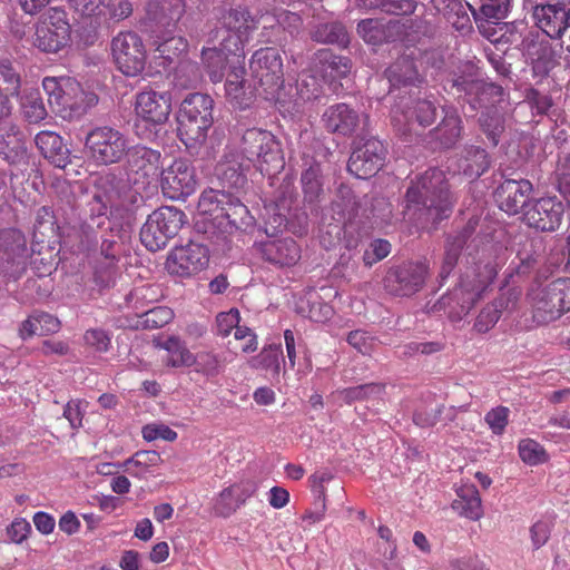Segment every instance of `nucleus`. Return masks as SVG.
I'll return each instance as SVG.
<instances>
[{
	"label": "nucleus",
	"instance_id": "1",
	"mask_svg": "<svg viewBox=\"0 0 570 570\" xmlns=\"http://www.w3.org/2000/svg\"><path fill=\"white\" fill-rule=\"evenodd\" d=\"M406 207L417 206L425 215V220L436 224L452 213L454 198L445 173L439 168H430L406 190Z\"/></svg>",
	"mask_w": 570,
	"mask_h": 570
},
{
	"label": "nucleus",
	"instance_id": "2",
	"mask_svg": "<svg viewBox=\"0 0 570 570\" xmlns=\"http://www.w3.org/2000/svg\"><path fill=\"white\" fill-rule=\"evenodd\" d=\"M492 248L493 245L482 247L478 259L473 257L472 265L466 266L461 274L459 284L441 298L444 306H458L459 316L466 315L473 308L484 289L497 277L499 264L491 256Z\"/></svg>",
	"mask_w": 570,
	"mask_h": 570
},
{
	"label": "nucleus",
	"instance_id": "3",
	"mask_svg": "<svg viewBox=\"0 0 570 570\" xmlns=\"http://www.w3.org/2000/svg\"><path fill=\"white\" fill-rule=\"evenodd\" d=\"M42 90L51 110L62 118H79L98 104V96L71 78H45Z\"/></svg>",
	"mask_w": 570,
	"mask_h": 570
},
{
	"label": "nucleus",
	"instance_id": "4",
	"mask_svg": "<svg viewBox=\"0 0 570 570\" xmlns=\"http://www.w3.org/2000/svg\"><path fill=\"white\" fill-rule=\"evenodd\" d=\"M214 100L206 94L188 95L181 102L177 116V132L187 148L203 145L214 124Z\"/></svg>",
	"mask_w": 570,
	"mask_h": 570
},
{
	"label": "nucleus",
	"instance_id": "5",
	"mask_svg": "<svg viewBox=\"0 0 570 570\" xmlns=\"http://www.w3.org/2000/svg\"><path fill=\"white\" fill-rule=\"evenodd\" d=\"M242 155L264 176H274L285 165L279 140L269 130L249 128L242 137Z\"/></svg>",
	"mask_w": 570,
	"mask_h": 570
},
{
	"label": "nucleus",
	"instance_id": "6",
	"mask_svg": "<svg viewBox=\"0 0 570 570\" xmlns=\"http://www.w3.org/2000/svg\"><path fill=\"white\" fill-rule=\"evenodd\" d=\"M528 299L532 318L538 325L560 320L570 312V277H560L532 288Z\"/></svg>",
	"mask_w": 570,
	"mask_h": 570
},
{
	"label": "nucleus",
	"instance_id": "7",
	"mask_svg": "<svg viewBox=\"0 0 570 570\" xmlns=\"http://www.w3.org/2000/svg\"><path fill=\"white\" fill-rule=\"evenodd\" d=\"M129 139L111 126H97L88 131L85 139L87 158L97 166L120 163L128 153Z\"/></svg>",
	"mask_w": 570,
	"mask_h": 570
},
{
	"label": "nucleus",
	"instance_id": "8",
	"mask_svg": "<svg viewBox=\"0 0 570 570\" xmlns=\"http://www.w3.org/2000/svg\"><path fill=\"white\" fill-rule=\"evenodd\" d=\"M185 213L171 206H163L148 215L140 229L141 244L150 252L163 249L177 235L185 223Z\"/></svg>",
	"mask_w": 570,
	"mask_h": 570
},
{
	"label": "nucleus",
	"instance_id": "9",
	"mask_svg": "<svg viewBox=\"0 0 570 570\" xmlns=\"http://www.w3.org/2000/svg\"><path fill=\"white\" fill-rule=\"evenodd\" d=\"M249 69L267 100H278L284 86L283 59L278 49L265 47L256 50Z\"/></svg>",
	"mask_w": 570,
	"mask_h": 570
},
{
	"label": "nucleus",
	"instance_id": "10",
	"mask_svg": "<svg viewBox=\"0 0 570 570\" xmlns=\"http://www.w3.org/2000/svg\"><path fill=\"white\" fill-rule=\"evenodd\" d=\"M198 206L203 213L214 216L217 220L226 219L230 228L246 229L254 224V217L248 208L226 191L213 189L204 191Z\"/></svg>",
	"mask_w": 570,
	"mask_h": 570
},
{
	"label": "nucleus",
	"instance_id": "11",
	"mask_svg": "<svg viewBox=\"0 0 570 570\" xmlns=\"http://www.w3.org/2000/svg\"><path fill=\"white\" fill-rule=\"evenodd\" d=\"M111 56L117 69L126 77L140 76L147 63L142 38L135 31H120L111 40Z\"/></svg>",
	"mask_w": 570,
	"mask_h": 570
},
{
	"label": "nucleus",
	"instance_id": "12",
	"mask_svg": "<svg viewBox=\"0 0 570 570\" xmlns=\"http://www.w3.org/2000/svg\"><path fill=\"white\" fill-rule=\"evenodd\" d=\"M70 24L67 13L58 7L38 8V49L57 52L70 40Z\"/></svg>",
	"mask_w": 570,
	"mask_h": 570
},
{
	"label": "nucleus",
	"instance_id": "13",
	"mask_svg": "<svg viewBox=\"0 0 570 570\" xmlns=\"http://www.w3.org/2000/svg\"><path fill=\"white\" fill-rule=\"evenodd\" d=\"M428 275L425 262H404L387 271L384 287L392 295L409 297L423 288Z\"/></svg>",
	"mask_w": 570,
	"mask_h": 570
},
{
	"label": "nucleus",
	"instance_id": "14",
	"mask_svg": "<svg viewBox=\"0 0 570 570\" xmlns=\"http://www.w3.org/2000/svg\"><path fill=\"white\" fill-rule=\"evenodd\" d=\"M209 264V249L197 242L175 246L167 255L166 269L170 275L191 277L204 271Z\"/></svg>",
	"mask_w": 570,
	"mask_h": 570
},
{
	"label": "nucleus",
	"instance_id": "15",
	"mask_svg": "<svg viewBox=\"0 0 570 570\" xmlns=\"http://www.w3.org/2000/svg\"><path fill=\"white\" fill-rule=\"evenodd\" d=\"M32 252L20 230L8 228L0 232V267L11 277L18 278L26 272Z\"/></svg>",
	"mask_w": 570,
	"mask_h": 570
},
{
	"label": "nucleus",
	"instance_id": "16",
	"mask_svg": "<svg viewBox=\"0 0 570 570\" xmlns=\"http://www.w3.org/2000/svg\"><path fill=\"white\" fill-rule=\"evenodd\" d=\"M160 187L163 194L174 200L184 199L195 193L196 173L186 158H176L161 171Z\"/></svg>",
	"mask_w": 570,
	"mask_h": 570
},
{
	"label": "nucleus",
	"instance_id": "17",
	"mask_svg": "<svg viewBox=\"0 0 570 570\" xmlns=\"http://www.w3.org/2000/svg\"><path fill=\"white\" fill-rule=\"evenodd\" d=\"M386 154L387 150L381 140L370 138L352 151L347 169L357 178H370L383 167Z\"/></svg>",
	"mask_w": 570,
	"mask_h": 570
},
{
	"label": "nucleus",
	"instance_id": "18",
	"mask_svg": "<svg viewBox=\"0 0 570 570\" xmlns=\"http://www.w3.org/2000/svg\"><path fill=\"white\" fill-rule=\"evenodd\" d=\"M257 23L246 7L229 9L223 17V26L232 35L223 40L222 46L228 51H238L248 40L249 33L257 28Z\"/></svg>",
	"mask_w": 570,
	"mask_h": 570
},
{
	"label": "nucleus",
	"instance_id": "19",
	"mask_svg": "<svg viewBox=\"0 0 570 570\" xmlns=\"http://www.w3.org/2000/svg\"><path fill=\"white\" fill-rule=\"evenodd\" d=\"M171 111V96L169 92L144 90L136 95V116L153 125H163Z\"/></svg>",
	"mask_w": 570,
	"mask_h": 570
},
{
	"label": "nucleus",
	"instance_id": "20",
	"mask_svg": "<svg viewBox=\"0 0 570 570\" xmlns=\"http://www.w3.org/2000/svg\"><path fill=\"white\" fill-rule=\"evenodd\" d=\"M563 214V205L557 197H543L525 210L524 220L538 230L553 232L560 226Z\"/></svg>",
	"mask_w": 570,
	"mask_h": 570
},
{
	"label": "nucleus",
	"instance_id": "21",
	"mask_svg": "<svg viewBox=\"0 0 570 570\" xmlns=\"http://www.w3.org/2000/svg\"><path fill=\"white\" fill-rule=\"evenodd\" d=\"M532 184L527 179H505L495 190V200L501 210L515 215L527 205Z\"/></svg>",
	"mask_w": 570,
	"mask_h": 570
},
{
	"label": "nucleus",
	"instance_id": "22",
	"mask_svg": "<svg viewBox=\"0 0 570 570\" xmlns=\"http://www.w3.org/2000/svg\"><path fill=\"white\" fill-rule=\"evenodd\" d=\"M262 258L277 267H292L301 259V247L291 237L267 239L258 244Z\"/></svg>",
	"mask_w": 570,
	"mask_h": 570
},
{
	"label": "nucleus",
	"instance_id": "23",
	"mask_svg": "<svg viewBox=\"0 0 570 570\" xmlns=\"http://www.w3.org/2000/svg\"><path fill=\"white\" fill-rule=\"evenodd\" d=\"M125 158L127 169L145 179H154L159 174L161 166V154L159 150L141 145H129Z\"/></svg>",
	"mask_w": 570,
	"mask_h": 570
},
{
	"label": "nucleus",
	"instance_id": "24",
	"mask_svg": "<svg viewBox=\"0 0 570 570\" xmlns=\"http://www.w3.org/2000/svg\"><path fill=\"white\" fill-rule=\"evenodd\" d=\"M322 121L328 132L352 136L360 126L358 112L347 104L340 102L325 109Z\"/></svg>",
	"mask_w": 570,
	"mask_h": 570
},
{
	"label": "nucleus",
	"instance_id": "25",
	"mask_svg": "<svg viewBox=\"0 0 570 570\" xmlns=\"http://www.w3.org/2000/svg\"><path fill=\"white\" fill-rule=\"evenodd\" d=\"M533 17L537 26L551 39H559L568 31V11L560 3L535 6Z\"/></svg>",
	"mask_w": 570,
	"mask_h": 570
},
{
	"label": "nucleus",
	"instance_id": "26",
	"mask_svg": "<svg viewBox=\"0 0 570 570\" xmlns=\"http://www.w3.org/2000/svg\"><path fill=\"white\" fill-rule=\"evenodd\" d=\"M185 9V0H151L146 6V16L155 26L170 28L176 27Z\"/></svg>",
	"mask_w": 570,
	"mask_h": 570
},
{
	"label": "nucleus",
	"instance_id": "27",
	"mask_svg": "<svg viewBox=\"0 0 570 570\" xmlns=\"http://www.w3.org/2000/svg\"><path fill=\"white\" fill-rule=\"evenodd\" d=\"M459 90L468 95H475V104L484 108H502L500 105L504 101V90L501 86L483 80L455 81Z\"/></svg>",
	"mask_w": 570,
	"mask_h": 570
},
{
	"label": "nucleus",
	"instance_id": "28",
	"mask_svg": "<svg viewBox=\"0 0 570 570\" xmlns=\"http://www.w3.org/2000/svg\"><path fill=\"white\" fill-rule=\"evenodd\" d=\"M401 31V24L396 20L383 22L380 19H364L357 24V33L360 37L370 45H381L390 42Z\"/></svg>",
	"mask_w": 570,
	"mask_h": 570
},
{
	"label": "nucleus",
	"instance_id": "29",
	"mask_svg": "<svg viewBox=\"0 0 570 570\" xmlns=\"http://www.w3.org/2000/svg\"><path fill=\"white\" fill-rule=\"evenodd\" d=\"M38 150L46 160L57 168L63 169L70 163V150L57 132L38 131Z\"/></svg>",
	"mask_w": 570,
	"mask_h": 570
},
{
	"label": "nucleus",
	"instance_id": "30",
	"mask_svg": "<svg viewBox=\"0 0 570 570\" xmlns=\"http://www.w3.org/2000/svg\"><path fill=\"white\" fill-rule=\"evenodd\" d=\"M456 499L452 509L461 517L478 521L483 515L482 501L478 488L472 483H463L455 489Z\"/></svg>",
	"mask_w": 570,
	"mask_h": 570
},
{
	"label": "nucleus",
	"instance_id": "31",
	"mask_svg": "<svg viewBox=\"0 0 570 570\" xmlns=\"http://www.w3.org/2000/svg\"><path fill=\"white\" fill-rule=\"evenodd\" d=\"M490 156L485 149L466 146L458 160V169L470 179H476L490 168Z\"/></svg>",
	"mask_w": 570,
	"mask_h": 570
},
{
	"label": "nucleus",
	"instance_id": "32",
	"mask_svg": "<svg viewBox=\"0 0 570 570\" xmlns=\"http://www.w3.org/2000/svg\"><path fill=\"white\" fill-rule=\"evenodd\" d=\"M463 122L453 108L444 109V117L434 129L435 139L443 148H452L462 138Z\"/></svg>",
	"mask_w": 570,
	"mask_h": 570
},
{
	"label": "nucleus",
	"instance_id": "33",
	"mask_svg": "<svg viewBox=\"0 0 570 570\" xmlns=\"http://www.w3.org/2000/svg\"><path fill=\"white\" fill-rule=\"evenodd\" d=\"M385 76L393 87L416 85L421 81L414 60L407 56L396 59L385 70Z\"/></svg>",
	"mask_w": 570,
	"mask_h": 570
},
{
	"label": "nucleus",
	"instance_id": "34",
	"mask_svg": "<svg viewBox=\"0 0 570 570\" xmlns=\"http://www.w3.org/2000/svg\"><path fill=\"white\" fill-rule=\"evenodd\" d=\"M318 63L322 77L330 82L346 77L352 68L350 58L336 56L330 50L318 52Z\"/></svg>",
	"mask_w": 570,
	"mask_h": 570
},
{
	"label": "nucleus",
	"instance_id": "35",
	"mask_svg": "<svg viewBox=\"0 0 570 570\" xmlns=\"http://www.w3.org/2000/svg\"><path fill=\"white\" fill-rule=\"evenodd\" d=\"M386 384L382 382H371L352 387L341 389L335 394L346 404L354 402L374 401L382 399L385 394Z\"/></svg>",
	"mask_w": 570,
	"mask_h": 570
},
{
	"label": "nucleus",
	"instance_id": "36",
	"mask_svg": "<svg viewBox=\"0 0 570 570\" xmlns=\"http://www.w3.org/2000/svg\"><path fill=\"white\" fill-rule=\"evenodd\" d=\"M27 151L22 134L11 122L0 128V156L8 161H16Z\"/></svg>",
	"mask_w": 570,
	"mask_h": 570
},
{
	"label": "nucleus",
	"instance_id": "37",
	"mask_svg": "<svg viewBox=\"0 0 570 570\" xmlns=\"http://www.w3.org/2000/svg\"><path fill=\"white\" fill-rule=\"evenodd\" d=\"M160 454L155 450L137 451L127 459L121 466L134 478L142 479L151 468H156L161 463Z\"/></svg>",
	"mask_w": 570,
	"mask_h": 570
},
{
	"label": "nucleus",
	"instance_id": "38",
	"mask_svg": "<svg viewBox=\"0 0 570 570\" xmlns=\"http://www.w3.org/2000/svg\"><path fill=\"white\" fill-rule=\"evenodd\" d=\"M481 130L488 137L492 146H497L501 134L504 131V117L502 108H489L479 117Z\"/></svg>",
	"mask_w": 570,
	"mask_h": 570
},
{
	"label": "nucleus",
	"instance_id": "39",
	"mask_svg": "<svg viewBox=\"0 0 570 570\" xmlns=\"http://www.w3.org/2000/svg\"><path fill=\"white\" fill-rule=\"evenodd\" d=\"M217 171L223 186L229 189H242L247 183L244 165L233 159L222 163Z\"/></svg>",
	"mask_w": 570,
	"mask_h": 570
},
{
	"label": "nucleus",
	"instance_id": "40",
	"mask_svg": "<svg viewBox=\"0 0 570 570\" xmlns=\"http://www.w3.org/2000/svg\"><path fill=\"white\" fill-rule=\"evenodd\" d=\"M225 48H204L202 51V60L208 72L210 80L216 83L220 82L225 76L227 56Z\"/></svg>",
	"mask_w": 570,
	"mask_h": 570
},
{
	"label": "nucleus",
	"instance_id": "41",
	"mask_svg": "<svg viewBox=\"0 0 570 570\" xmlns=\"http://www.w3.org/2000/svg\"><path fill=\"white\" fill-rule=\"evenodd\" d=\"M159 346L167 351V365L173 367L193 366L194 354L187 348L186 344L176 336L168 337Z\"/></svg>",
	"mask_w": 570,
	"mask_h": 570
},
{
	"label": "nucleus",
	"instance_id": "42",
	"mask_svg": "<svg viewBox=\"0 0 570 570\" xmlns=\"http://www.w3.org/2000/svg\"><path fill=\"white\" fill-rule=\"evenodd\" d=\"M119 275L117 263L96 259L94 264L92 282L99 293H102L115 286Z\"/></svg>",
	"mask_w": 570,
	"mask_h": 570
},
{
	"label": "nucleus",
	"instance_id": "43",
	"mask_svg": "<svg viewBox=\"0 0 570 570\" xmlns=\"http://www.w3.org/2000/svg\"><path fill=\"white\" fill-rule=\"evenodd\" d=\"M358 207L360 204L353 189L342 184L337 188L336 198L333 202L334 210L345 220H352L357 215Z\"/></svg>",
	"mask_w": 570,
	"mask_h": 570
},
{
	"label": "nucleus",
	"instance_id": "44",
	"mask_svg": "<svg viewBox=\"0 0 570 570\" xmlns=\"http://www.w3.org/2000/svg\"><path fill=\"white\" fill-rule=\"evenodd\" d=\"M188 42L181 36L166 37L160 41H157L156 51L158 57L164 60V65L171 63L179 60L180 57L187 52Z\"/></svg>",
	"mask_w": 570,
	"mask_h": 570
},
{
	"label": "nucleus",
	"instance_id": "45",
	"mask_svg": "<svg viewBox=\"0 0 570 570\" xmlns=\"http://www.w3.org/2000/svg\"><path fill=\"white\" fill-rule=\"evenodd\" d=\"M313 39L317 42L336 43L341 47H346L350 42L345 27L338 22L320 24L313 33Z\"/></svg>",
	"mask_w": 570,
	"mask_h": 570
},
{
	"label": "nucleus",
	"instance_id": "46",
	"mask_svg": "<svg viewBox=\"0 0 570 570\" xmlns=\"http://www.w3.org/2000/svg\"><path fill=\"white\" fill-rule=\"evenodd\" d=\"M112 333L102 327H90L85 331L82 342L86 350L104 354L111 348Z\"/></svg>",
	"mask_w": 570,
	"mask_h": 570
},
{
	"label": "nucleus",
	"instance_id": "47",
	"mask_svg": "<svg viewBox=\"0 0 570 570\" xmlns=\"http://www.w3.org/2000/svg\"><path fill=\"white\" fill-rule=\"evenodd\" d=\"M225 90L229 102L239 109L249 107L255 98V92L246 80L237 83L233 80L226 81Z\"/></svg>",
	"mask_w": 570,
	"mask_h": 570
},
{
	"label": "nucleus",
	"instance_id": "48",
	"mask_svg": "<svg viewBox=\"0 0 570 570\" xmlns=\"http://www.w3.org/2000/svg\"><path fill=\"white\" fill-rule=\"evenodd\" d=\"M464 247V239L462 237H448L444 246V256L440 269V278L444 281L452 273L459 262V257Z\"/></svg>",
	"mask_w": 570,
	"mask_h": 570
},
{
	"label": "nucleus",
	"instance_id": "49",
	"mask_svg": "<svg viewBox=\"0 0 570 570\" xmlns=\"http://www.w3.org/2000/svg\"><path fill=\"white\" fill-rule=\"evenodd\" d=\"M356 4L362 9H380L390 14L412 12L414 8L410 0H356Z\"/></svg>",
	"mask_w": 570,
	"mask_h": 570
},
{
	"label": "nucleus",
	"instance_id": "50",
	"mask_svg": "<svg viewBox=\"0 0 570 570\" xmlns=\"http://www.w3.org/2000/svg\"><path fill=\"white\" fill-rule=\"evenodd\" d=\"M321 166L318 164L311 165L301 177L305 199L309 203L315 202L323 191L321 181Z\"/></svg>",
	"mask_w": 570,
	"mask_h": 570
},
{
	"label": "nucleus",
	"instance_id": "51",
	"mask_svg": "<svg viewBox=\"0 0 570 570\" xmlns=\"http://www.w3.org/2000/svg\"><path fill=\"white\" fill-rule=\"evenodd\" d=\"M503 303L501 301H494L487 304L479 313L474 322V330L478 333L489 332L501 317Z\"/></svg>",
	"mask_w": 570,
	"mask_h": 570
},
{
	"label": "nucleus",
	"instance_id": "52",
	"mask_svg": "<svg viewBox=\"0 0 570 570\" xmlns=\"http://www.w3.org/2000/svg\"><path fill=\"white\" fill-rule=\"evenodd\" d=\"M520 459L529 465H538L548 460L546 449L533 439H523L518 444Z\"/></svg>",
	"mask_w": 570,
	"mask_h": 570
},
{
	"label": "nucleus",
	"instance_id": "53",
	"mask_svg": "<svg viewBox=\"0 0 570 570\" xmlns=\"http://www.w3.org/2000/svg\"><path fill=\"white\" fill-rule=\"evenodd\" d=\"M436 106L430 99H417L407 110L406 117L415 119L422 127L432 125L436 119Z\"/></svg>",
	"mask_w": 570,
	"mask_h": 570
},
{
	"label": "nucleus",
	"instance_id": "54",
	"mask_svg": "<svg viewBox=\"0 0 570 570\" xmlns=\"http://www.w3.org/2000/svg\"><path fill=\"white\" fill-rule=\"evenodd\" d=\"M193 366L195 371L206 376L214 377L218 375L223 367V360L213 352H199L193 356Z\"/></svg>",
	"mask_w": 570,
	"mask_h": 570
},
{
	"label": "nucleus",
	"instance_id": "55",
	"mask_svg": "<svg viewBox=\"0 0 570 570\" xmlns=\"http://www.w3.org/2000/svg\"><path fill=\"white\" fill-rule=\"evenodd\" d=\"M174 317L173 311L167 306H156L139 316L138 324L146 330L160 328Z\"/></svg>",
	"mask_w": 570,
	"mask_h": 570
},
{
	"label": "nucleus",
	"instance_id": "56",
	"mask_svg": "<svg viewBox=\"0 0 570 570\" xmlns=\"http://www.w3.org/2000/svg\"><path fill=\"white\" fill-rule=\"evenodd\" d=\"M107 209L108 202L105 199V196L102 194H95L86 204L83 219L100 228L107 219Z\"/></svg>",
	"mask_w": 570,
	"mask_h": 570
},
{
	"label": "nucleus",
	"instance_id": "57",
	"mask_svg": "<svg viewBox=\"0 0 570 570\" xmlns=\"http://www.w3.org/2000/svg\"><path fill=\"white\" fill-rule=\"evenodd\" d=\"M20 77L7 60L0 61V97L9 99L18 94Z\"/></svg>",
	"mask_w": 570,
	"mask_h": 570
},
{
	"label": "nucleus",
	"instance_id": "58",
	"mask_svg": "<svg viewBox=\"0 0 570 570\" xmlns=\"http://www.w3.org/2000/svg\"><path fill=\"white\" fill-rule=\"evenodd\" d=\"M97 227L87 219H83L78 230L75 232V237L79 239V242L73 245L75 252L78 253H89L92 250L97 243Z\"/></svg>",
	"mask_w": 570,
	"mask_h": 570
},
{
	"label": "nucleus",
	"instance_id": "59",
	"mask_svg": "<svg viewBox=\"0 0 570 570\" xmlns=\"http://www.w3.org/2000/svg\"><path fill=\"white\" fill-rule=\"evenodd\" d=\"M281 357V345H271L264 348L257 357L252 360V366L272 370L275 374H278Z\"/></svg>",
	"mask_w": 570,
	"mask_h": 570
},
{
	"label": "nucleus",
	"instance_id": "60",
	"mask_svg": "<svg viewBox=\"0 0 570 570\" xmlns=\"http://www.w3.org/2000/svg\"><path fill=\"white\" fill-rule=\"evenodd\" d=\"M235 489H230V487H228L219 493L214 504V512L216 515L228 518L242 507L233 493Z\"/></svg>",
	"mask_w": 570,
	"mask_h": 570
},
{
	"label": "nucleus",
	"instance_id": "61",
	"mask_svg": "<svg viewBox=\"0 0 570 570\" xmlns=\"http://www.w3.org/2000/svg\"><path fill=\"white\" fill-rule=\"evenodd\" d=\"M510 410L507 406L499 405L487 412L484 416L485 423L495 435H501L509 424Z\"/></svg>",
	"mask_w": 570,
	"mask_h": 570
},
{
	"label": "nucleus",
	"instance_id": "62",
	"mask_svg": "<svg viewBox=\"0 0 570 570\" xmlns=\"http://www.w3.org/2000/svg\"><path fill=\"white\" fill-rule=\"evenodd\" d=\"M141 435L147 442H153L158 439L174 442L178 438L177 432L164 423H149L144 425L141 429Z\"/></svg>",
	"mask_w": 570,
	"mask_h": 570
},
{
	"label": "nucleus",
	"instance_id": "63",
	"mask_svg": "<svg viewBox=\"0 0 570 570\" xmlns=\"http://www.w3.org/2000/svg\"><path fill=\"white\" fill-rule=\"evenodd\" d=\"M240 315L237 308H230L227 312H220L216 316V334L222 337H227L232 332H235L239 325Z\"/></svg>",
	"mask_w": 570,
	"mask_h": 570
},
{
	"label": "nucleus",
	"instance_id": "64",
	"mask_svg": "<svg viewBox=\"0 0 570 570\" xmlns=\"http://www.w3.org/2000/svg\"><path fill=\"white\" fill-rule=\"evenodd\" d=\"M391 253V244L386 239L377 238L371 242L368 248L363 254L365 266H372L384 259Z\"/></svg>",
	"mask_w": 570,
	"mask_h": 570
}]
</instances>
